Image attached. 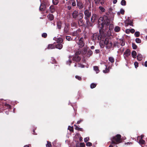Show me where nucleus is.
<instances>
[{"mask_svg": "<svg viewBox=\"0 0 147 147\" xmlns=\"http://www.w3.org/2000/svg\"><path fill=\"white\" fill-rule=\"evenodd\" d=\"M107 16L104 15L103 17H100L98 21V26L99 30V34L98 33H95L93 34L92 37H109V35L107 36L106 33L105 32V30L103 28L104 26L105 28H107L110 23V20L109 18H110V15L111 14L113 16V13H111L109 12L106 13Z\"/></svg>", "mask_w": 147, "mask_h": 147, "instance_id": "obj_1", "label": "nucleus"}, {"mask_svg": "<svg viewBox=\"0 0 147 147\" xmlns=\"http://www.w3.org/2000/svg\"><path fill=\"white\" fill-rule=\"evenodd\" d=\"M84 19L86 20V23L89 26H92V24L90 21V19L91 16V11L86 9L84 11Z\"/></svg>", "mask_w": 147, "mask_h": 147, "instance_id": "obj_2", "label": "nucleus"}, {"mask_svg": "<svg viewBox=\"0 0 147 147\" xmlns=\"http://www.w3.org/2000/svg\"><path fill=\"white\" fill-rule=\"evenodd\" d=\"M121 136L120 134H117L111 139V144H117L121 142Z\"/></svg>", "mask_w": 147, "mask_h": 147, "instance_id": "obj_3", "label": "nucleus"}, {"mask_svg": "<svg viewBox=\"0 0 147 147\" xmlns=\"http://www.w3.org/2000/svg\"><path fill=\"white\" fill-rule=\"evenodd\" d=\"M63 41V40L62 38L59 37L57 38V43H58V44L57 45L56 44L55 48L59 49H61L63 47V45L60 44Z\"/></svg>", "mask_w": 147, "mask_h": 147, "instance_id": "obj_4", "label": "nucleus"}, {"mask_svg": "<svg viewBox=\"0 0 147 147\" xmlns=\"http://www.w3.org/2000/svg\"><path fill=\"white\" fill-rule=\"evenodd\" d=\"M77 8L81 9L84 7V2L82 0H76Z\"/></svg>", "mask_w": 147, "mask_h": 147, "instance_id": "obj_5", "label": "nucleus"}, {"mask_svg": "<svg viewBox=\"0 0 147 147\" xmlns=\"http://www.w3.org/2000/svg\"><path fill=\"white\" fill-rule=\"evenodd\" d=\"M98 40H101L102 42L106 45L109 43V39L108 37H97Z\"/></svg>", "mask_w": 147, "mask_h": 147, "instance_id": "obj_6", "label": "nucleus"}, {"mask_svg": "<svg viewBox=\"0 0 147 147\" xmlns=\"http://www.w3.org/2000/svg\"><path fill=\"white\" fill-rule=\"evenodd\" d=\"M77 43L80 48H81L83 47L84 45L83 41V37H81V38L79 39L78 42H77Z\"/></svg>", "mask_w": 147, "mask_h": 147, "instance_id": "obj_7", "label": "nucleus"}, {"mask_svg": "<svg viewBox=\"0 0 147 147\" xmlns=\"http://www.w3.org/2000/svg\"><path fill=\"white\" fill-rule=\"evenodd\" d=\"M99 17L96 14H92V16L91 18V23H94L97 20H99Z\"/></svg>", "mask_w": 147, "mask_h": 147, "instance_id": "obj_8", "label": "nucleus"}, {"mask_svg": "<svg viewBox=\"0 0 147 147\" xmlns=\"http://www.w3.org/2000/svg\"><path fill=\"white\" fill-rule=\"evenodd\" d=\"M131 52L129 49H127L123 53V55L125 59H126L130 55Z\"/></svg>", "mask_w": 147, "mask_h": 147, "instance_id": "obj_9", "label": "nucleus"}, {"mask_svg": "<svg viewBox=\"0 0 147 147\" xmlns=\"http://www.w3.org/2000/svg\"><path fill=\"white\" fill-rule=\"evenodd\" d=\"M69 27L68 24H65V27L64 29V32L66 35L69 34Z\"/></svg>", "mask_w": 147, "mask_h": 147, "instance_id": "obj_10", "label": "nucleus"}, {"mask_svg": "<svg viewBox=\"0 0 147 147\" xmlns=\"http://www.w3.org/2000/svg\"><path fill=\"white\" fill-rule=\"evenodd\" d=\"M126 22H125V24L126 26H128L129 25H130L132 26H134L133 21L129 19L128 18L126 20Z\"/></svg>", "mask_w": 147, "mask_h": 147, "instance_id": "obj_11", "label": "nucleus"}, {"mask_svg": "<svg viewBox=\"0 0 147 147\" xmlns=\"http://www.w3.org/2000/svg\"><path fill=\"white\" fill-rule=\"evenodd\" d=\"M95 4L97 6L100 5V4L102 5L104 3V0H94Z\"/></svg>", "mask_w": 147, "mask_h": 147, "instance_id": "obj_12", "label": "nucleus"}, {"mask_svg": "<svg viewBox=\"0 0 147 147\" xmlns=\"http://www.w3.org/2000/svg\"><path fill=\"white\" fill-rule=\"evenodd\" d=\"M81 59V58L80 57L77 55H74L73 56L72 58V60L74 61H75L77 62H79Z\"/></svg>", "mask_w": 147, "mask_h": 147, "instance_id": "obj_13", "label": "nucleus"}, {"mask_svg": "<svg viewBox=\"0 0 147 147\" xmlns=\"http://www.w3.org/2000/svg\"><path fill=\"white\" fill-rule=\"evenodd\" d=\"M79 13L78 11L74 10L72 13L73 18L74 19L77 18Z\"/></svg>", "mask_w": 147, "mask_h": 147, "instance_id": "obj_14", "label": "nucleus"}, {"mask_svg": "<svg viewBox=\"0 0 147 147\" xmlns=\"http://www.w3.org/2000/svg\"><path fill=\"white\" fill-rule=\"evenodd\" d=\"M56 43L54 42L53 44H50L48 45L47 47V49H52L55 48Z\"/></svg>", "mask_w": 147, "mask_h": 147, "instance_id": "obj_15", "label": "nucleus"}, {"mask_svg": "<svg viewBox=\"0 0 147 147\" xmlns=\"http://www.w3.org/2000/svg\"><path fill=\"white\" fill-rule=\"evenodd\" d=\"M62 23L60 21H58L57 22V28L59 30H60L61 28Z\"/></svg>", "mask_w": 147, "mask_h": 147, "instance_id": "obj_16", "label": "nucleus"}, {"mask_svg": "<svg viewBox=\"0 0 147 147\" xmlns=\"http://www.w3.org/2000/svg\"><path fill=\"white\" fill-rule=\"evenodd\" d=\"M46 8V5L44 3H42L41 4L40 7V9L41 11L45 10Z\"/></svg>", "mask_w": 147, "mask_h": 147, "instance_id": "obj_17", "label": "nucleus"}, {"mask_svg": "<svg viewBox=\"0 0 147 147\" xmlns=\"http://www.w3.org/2000/svg\"><path fill=\"white\" fill-rule=\"evenodd\" d=\"M84 17V14L82 13H79L78 15L77 18V20H82Z\"/></svg>", "mask_w": 147, "mask_h": 147, "instance_id": "obj_18", "label": "nucleus"}, {"mask_svg": "<svg viewBox=\"0 0 147 147\" xmlns=\"http://www.w3.org/2000/svg\"><path fill=\"white\" fill-rule=\"evenodd\" d=\"M48 19L50 21L53 20L54 18L53 15L52 14H49L47 16Z\"/></svg>", "mask_w": 147, "mask_h": 147, "instance_id": "obj_19", "label": "nucleus"}, {"mask_svg": "<svg viewBox=\"0 0 147 147\" xmlns=\"http://www.w3.org/2000/svg\"><path fill=\"white\" fill-rule=\"evenodd\" d=\"M117 47L118 48L119 47V43L117 41H114L113 42V44L112 48L114 49L115 47Z\"/></svg>", "mask_w": 147, "mask_h": 147, "instance_id": "obj_20", "label": "nucleus"}, {"mask_svg": "<svg viewBox=\"0 0 147 147\" xmlns=\"http://www.w3.org/2000/svg\"><path fill=\"white\" fill-rule=\"evenodd\" d=\"M78 24L80 26H82L84 25L83 20H77Z\"/></svg>", "mask_w": 147, "mask_h": 147, "instance_id": "obj_21", "label": "nucleus"}, {"mask_svg": "<svg viewBox=\"0 0 147 147\" xmlns=\"http://www.w3.org/2000/svg\"><path fill=\"white\" fill-rule=\"evenodd\" d=\"M50 10L51 12L52 13L54 12L55 11V9L53 5H52L51 6L49 7Z\"/></svg>", "mask_w": 147, "mask_h": 147, "instance_id": "obj_22", "label": "nucleus"}, {"mask_svg": "<svg viewBox=\"0 0 147 147\" xmlns=\"http://www.w3.org/2000/svg\"><path fill=\"white\" fill-rule=\"evenodd\" d=\"M132 57L134 58H135L136 57L137 53L135 51H133L131 52Z\"/></svg>", "mask_w": 147, "mask_h": 147, "instance_id": "obj_23", "label": "nucleus"}, {"mask_svg": "<svg viewBox=\"0 0 147 147\" xmlns=\"http://www.w3.org/2000/svg\"><path fill=\"white\" fill-rule=\"evenodd\" d=\"M94 70L96 72V73H98L99 72V70L98 67L97 66H94L93 67Z\"/></svg>", "mask_w": 147, "mask_h": 147, "instance_id": "obj_24", "label": "nucleus"}, {"mask_svg": "<svg viewBox=\"0 0 147 147\" xmlns=\"http://www.w3.org/2000/svg\"><path fill=\"white\" fill-rule=\"evenodd\" d=\"M142 59V55L140 54H138L137 56V59L138 61H141Z\"/></svg>", "mask_w": 147, "mask_h": 147, "instance_id": "obj_25", "label": "nucleus"}, {"mask_svg": "<svg viewBox=\"0 0 147 147\" xmlns=\"http://www.w3.org/2000/svg\"><path fill=\"white\" fill-rule=\"evenodd\" d=\"M74 126L75 127V129L78 131H83V129L82 128L78 127L77 125H74Z\"/></svg>", "mask_w": 147, "mask_h": 147, "instance_id": "obj_26", "label": "nucleus"}, {"mask_svg": "<svg viewBox=\"0 0 147 147\" xmlns=\"http://www.w3.org/2000/svg\"><path fill=\"white\" fill-rule=\"evenodd\" d=\"M106 47L108 49H109L111 48L113 46V44L112 42H110L107 45Z\"/></svg>", "mask_w": 147, "mask_h": 147, "instance_id": "obj_27", "label": "nucleus"}, {"mask_svg": "<svg viewBox=\"0 0 147 147\" xmlns=\"http://www.w3.org/2000/svg\"><path fill=\"white\" fill-rule=\"evenodd\" d=\"M109 67H109L107 68V66H106V68L105 70H103V72L104 73H107L109 72L110 71Z\"/></svg>", "mask_w": 147, "mask_h": 147, "instance_id": "obj_28", "label": "nucleus"}, {"mask_svg": "<svg viewBox=\"0 0 147 147\" xmlns=\"http://www.w3.org/2000/svg\"><path fill=\"white\" fill-rule=\"evenodd\" d=\"M139 143L140 145H142L143 144H145V141L142 139H140L139 141Z\"/></svg>", "mask_w": 147, "mask_h": 147, "instance_id": "obj_29", "label": "nucleus"}, {"mask_svg": "<svg viewBox=\"0 0 147 147\" xmlns=\"http://www.w3.org/2000/svg\"><path fill=\"white\" fill-rule=\"evenodd\" d=\"M109 60L111 63H114L115 61L114 58L112 57H109Z\"/></svg>", "mask_w": 147, "mask_h": 147, "instance_id": "obj_30", "label": "nucleus"}, {"mask_svg": "<svg viewBox=\"0 0 147 147\" xmlns=\"http://www.w3.org/2000/svg\"><path fill=\"white\" fill-rule=\"evenodd\" d=\"M93 52L92 51L89 49L87 51V55L88 56V57H90V56L92 55Z\"/></svg>", "mask_w": 147, "mask_h": 147, "instance_id": "obj_31", "label": "nucleus"}, {"mask_svg": "<svg viewBox=\"0 0 147 147\" xmlns=\"http://www.w3.org/2000/svg\"><path fill=\"white\" fill-rule=\"evenodd\" d=\"M52 2L54 5H57L59 3V0H53Z\"/></svg>", "mask_w": 147, "mask_h": 147, "instance_id": "obj_32", "label": "nucleus"}, {"mask_svg": "<svg viewBox=\"0 0 147 147\" xmlns=\"http://www.w3.org/2000/svg\"><path fill=\"white\" fill-rule=\"evenodd\" d=\"M114 30L116 32H118L120 30V28L119 26H117L115 27Z\"/></svg>", "mask_w": 147, "mask_h": 147, "instance_id": "obj_33", "label": "nucleus"}, {"mask_svg": "<svg viewBox=\"0 0 147 147\" xmlns=\"http://www.w3.org/2000/svg\"><path fill=\"white\" fill-rule=\"evenodd\" d=\"M96 86V84H94V83H92L90 86V88L92 89L93 88H95Z\"/></svg>", "mask_w": 147, "mask_h": 147, "instance_id": "obj_34", "label": "nucleus"}, {"mask_svg": "<svg viewBox=\"0 0 147 147\" xmlns=\"http://www.w3.org/2000/svg\"><path fill=\"white\" fill-rule=\"evenodd\" d=\"M71 5L73 7H75L76 6V3L74 0L71 1Z\"/></svg>", "mask_w": 147, "mask_h": 147, "instance_id": "obj_35", "label": "nucleus"}, {"mask_svg": "<svg viewBox=\"0 0 147 147\" xmlns=\"http://www.w3.org/2000/svg\"><path fill=\"white\" fill-rule=\"evenodd\" d=\"M50 62L52 63H56V61L54 58H51Z\"/></svg>", "mask_w": 147, "mask_h": 147, "instance_id": "obj_36", "label": "nucleus"}, {"mask_svg": "<svg viewBox=\"0 0 147 147\" xmlns=\"http://www.w3.org/2000/svg\"><path fill=\"white\" fill-rule=\"evenodd\" d=\"M99 9L102 12H104L105 11V9L102 6L99 7Z\"/></svg>", "mask_w": 147, "mask_h": 147, "instance_id": "obj_37", "label": "nucleus"}, {"mask_svg": "<svg viewBox=\"0 0 147 147\" xmlns=\"http://www.w3.org/2000/svg\"><path fill=\"white\" fill-rule=\"evenodd\" d=\"M71 25L72 27H76L77 26V24L76 22H72L71 23Z\"/></svg>", "mask_w": 147, "mask_h": 147, "instance_id": "obj_38", "label": "nucleus"}, {"mask_svg": "<svg viewBox=\"0 0 147 147\" xmlns=\"http://www.w3.org/2000/svg\"><path fill=\"white\" fill-rule=\"evenodd\" d=\"M47 147H51L52 145L51 142L49 141H47Z\"/></svg>", "mask_w": 147, "mask_h": 147, "instance_id": "obj_39", "label": "nucleus"}, {"mask_svg": "<svg viewBox=\"0 0 147 147\" xmlns=\"http://www.w3.org/2000/svg\"><path fill=\"white\" fill-rule=\"evenodd\" d=\"M121 4L122 5L125 6L126 5V2L125 0H122L121 2Z\"/></svg>", "mask_w": 147, "mask_h": 147, "instance_id": "obj_40", "label": "nucleus"}, {"mask_svg": "<svg viewBox=\"0 0 147 147\" xmlns=\"http://www.w3.org/2000/svg\"><path fill=\"white\" fill-rule=\"evenodd\" d=\"M120 43H121V45L122 46H123L125 45V42H124V40H123V39H121H121H120Z\"/></svg>", "mask_w": 147, "mask_h": 147, "instance_id": "obj_41", "label": "nucleus"}, {"mask_svg": "<svg viewBox=\"0 0 147 147\" xmlns=\"http://www.w3.org/2000/svg\"><path fill=\"white\" fill-rule=\"evenodd\" d=\"M66 39L68 41L73 40V39L71 37H66ZM76 38V37H75L74 39V40H75Z\"/></svg>", "mask_w": 147, "mask_h": 147, "instance_id": "obj_42", "label": "nucleus"}, {"mask_svg": "<svg viewBox=\"0 0 147 147\" xmlns=\"http://www.w3.org/2000/svg\"><path fill=\"white\" fill-rule=\"evenodd\" d=\"M136 37H139L140 35V33L139 32H136L134 33Z\"/></svg>", "mask_w": 147, "mask_h": 147, "instance_id": "obj_43", "label": "nucleus"}, {"mask_svg": "<svg viewBox=\"0 0 147 147\" xmlns=\"http://www.w3.org/2000/svg\"><path fill=\"white\" fill-rule=\"evenodd\" d=\"M132 47L133 49H136L137 47V46L134 43H132Z\"/></svg>", "mask_w": 147, "mask_h": 147, "instance_id": "obj_44", "label": "nucleus"}, {"mask_svg": "<svg viewBox=\"0 0 147 147\" xmlns=\"http://www.w3.org/2000/svg\"><path fill=\"white\" fill-rule=\"evenodd\" d=\"M87 49L86 47H84L83 49L82 52L84 54H85L87 51Z\"/></svg>", "mask_w": 147, "mask_h": 147, "instance_id": "obj_45", "label": "nucleus"}, {"mask_svg": "<svg viewBox=\"0 0 147 147\" xmlns=\"http://www.w3.org/2000/svg\"><path fill=\"white\" fill-rule=\"evenodd\" d=\"M4 106L6 107L7 109H10L11 106L10 105L7 103H5L4 105Z\"/></svg>", "mask_w": 147, "mask_h": 147, "instance_id": "obj_46", "label": "nucleus"}, {"mask_svg": "<svg viewBox=\"0 0 147 147\" xmlns=\"http://www.w3.org/2000/svg\"><path fill=\"white\" fill-rule=\"evenodd\" d=\"M72 34V35H72V36H76L78 35V31H77L74 32Z\"/></svg>", "mask_w": 147, "mask_h": 147, "instance_id": "obj_47", "label": "nucleus"}, {"mask_svg": "<svg viewBox=\"0 0 147 147\" xmlns=\"http://www.w3.org/2000/svg\"><path fill=\"white\" fill-rule=\"evenodd\" d=\"M86 145L87 146H91L92 145V144L90 142H88L86 143Z\"/></svg>", "mask_w": 147, "mask_h": 147, "instance_id": "obj_48", "label": "nucleus"}, {"mask_svg": "<svg viewBox=\"0 0 147 147\" xmlns=\"http://www.w3.org/2000/svg\"><path fill=\"white\" fill-rule=\"evenodd\" d=\"M102 42V40H101L100 41V45L101 47L103 48V47H104V45L105 44L103 43V42Z\"/></svg>", "mask_w": 147, "mask_h": 147, "instance_id": "obj_49", "label": "nucleus"}, {"mask_svg": "<svg viewBox=\"0 0 147 147\" xmlns=\"http://www.w3.org/2000/svg\"><path fill=\"white\" fill-rule=\"evenodd\" d=\"M78 67H81L82 68H84L85 67V65H84L83 64H81L78 63Z\"/></svg>", "mask_w": 147, "mask_h": 147, "instance_id": "obj_50", "label": "nucleus"}, {"mask_svg": "<svg viewBox=\"0 0 147 147\" xmlns=\"http://www.w3.org/2000/svg\"><path fill=\"white\" fill-rule=\"evenodd\" d=\"M136 41L137 43H140L141 42V40L139 38H136Z\"/></svg>", "mask_w": 147, "mask_h": 147, "instance_id": "obj_51", "label": "nucleus"}, {"mask_svg": "<svg viewBox=\"0 0 147 147\" xmlns=\"http://www.w3.org/2000/svg\"><path fill=\"white\" fill-rule=\"evenodd\" d=\"M72 61L71 60L69 59L68 61H67L66 63L67 64H69V65H70Z\"/></svg>", "mask_w": 147, "mask_h": 147, "instance_id": "obj_52", "label": "nucleus"}, {"mask_svg": "<svg viewBox=\"0 0 147 147\" xmlns=\"http://www.w3.org/2000/svg\"><path fill=\"white\" fill-rule=\"evenodd\" d=\"M75 78H76L78 79L79 80H82L81 77L78 76H75Z\"/></svg>", "mask_w": 147, "mask_h": 147, "instance_id": "obj_53", "label": "nucleus"}, {"mask_svg": "<svg viewBox=\"0 0 147 147\" xmlns=\"http://www.w3.org/2000/svg\"><path fill=\"white\" fill-rule=\"evenodd\" d=\"M68 129L70 131L73 132L74 131V128L73 127H68Z\"/></svg>", "mask_w": 147, "mask_h": 147, "instance_id": "obj_54", "label": "nucleus"}, {"mask_svg": "<svg viewBox=\"0 0 147 147\" xmlns=\"http://www.w3.org/2000/svg\"><path fill=\"white\" fill-rule=\"evenodd\" d=\"M89 137H87L84 138V141L85 142H87V141H89Z\"/></svg>", "mask_w": 147, "mask_h": 147, "instance_id": "obj_55", "label": "nucleus"}, {"mask_svg": "<svg viewBox=\"0 0 147 147\" xmlns=\"http://www.w3.org/2000/svg\"><path fill=\"white\" fill-rule=\"evenodd\" d=\"M134 65L136 68H137L138 66V63L137 62H135L134 63Z\"/></svg>", "mask_w": 147, "mask_h": 147, "instance_id": "obj_56", "label": "nucleus"}, {"mask_svg": "<svg viewBox=\"0 0 147 147\" xmlns=\"http://www.w3.org/2000/svg\"><path fill=\"white\" fill-rule=\"evenodd\" d=\"M85 144L84 142H81L80 143V147H84Z\"/></svg>", "mask_w": 147, "mask_h": 147, "instance_id": "obj_57", "label": "nucleus"}, {"mask_svg": "<svg viewBox=\"0 0 147 147\" xmlns=\"http://www.w3.org/2000/svg\"><path fill=\"white\" fill-rule=\"evenodd\" d=\"M81 52L80 51H78L76 52L75 54V55H77L78 56L79 55H80V54L81 53Z\"/></svg>", "mask_w": 147, "mask_h": 147, "instance_id": "obj_58", "label": "nucleus"}, {"mask_svg": "<svg viewBox=\"0 0 147 147\" xmlns=\"http://www.w3.org/2000/svg\"><path fill=\"white\" fill-rule=\"evenodd\" d=\"M124 12H125V11L123 9H121V10H120V13L122 14H124Z\"/></svg>", "mask_w": 147, "mask_h": 147, "instance_id": "obj_59", "label": "nucleus"}, {"mask_svg": "<svg viewBox=\"0 0 147 147\" xmlns=\"http://www.w3.org/2000/svg\"><path fill=\"white\" fill-rule=\"evenodd\" d=\"M130 32H131L132 33H134L135 31V30L134 29H130Z\"/></svg>", "mask_w": 147, "mask_h": 147, "instance_id": "obj_60", "label": "nucleus"}, {"mask_svg": "<svg viewBox=\"0 0 147 147\" xmlns=\"http://www.w3.org/2000/svg\"><path fill=\"white\" fill-rule=\"evenodd\" d=\"M109 29H112V28H113V25L112 24H109Z\"/></svg>", "mask_w": 147, "mask_h": 147, "instance_id": "obj_61", "label": "nucleus"}, {"mask_svg": "<svg viewBox=\"0 0 147 147\" xmlns=\"http://www.w3.org/2000/svg\"><path fill=\"white\" fill-rule=\"evenodd\" d=\"M95 53L96 54L100 53V50L98 49H96L95 50Z\"/></svg>", "mask_w": 147, "mask_h": 147, "instance_id": "obj_62", "label": "nucleus"}, {"mask_svg": "<svg viewBox=\"0 0 147 147\" xmlns=\"http://www.w3.org/2000/svg\"><path fill=\"white\" fill-rule=\"evenodd\" d=\"M126 33L127 34H129L130 32V29H127L126 30Z\"/></svg>", "mask_w": 147, "mask_h": 147, "instance_id": "obj_63", "label": "nucleus"}, {"mask_svg": "<svg viewBox=\"0 0 147 147\" xmlns=\"http://www.w3.org/2000/svg\"><path fill=\"white\" fill-rule=\"evenodd\" d=\"M83 121V120L82 119H80V120L78 121L77 122V123L78 124H80L81 122Z\"/></svg>", "mask_w": 147, "mask_h": 147, "instance_id": "obj_64", "label": "nucleus"}]
</instances>
